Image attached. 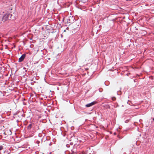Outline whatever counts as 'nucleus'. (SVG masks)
<instances>
[{
    "mask_svg": "<svg viewBox=\"0 0 154 154\" xmlns=\"http://www.w3.org/2000/svg\"><path fill=\"white\" fill-rule=\"evenodd\" d=\"M10 16V14H6L3 17L2 20L4 21H5L8 20H10L11 19L9 18Z\"/></svg>",
    "mask_w": 154,
    "mask_h": 154,
    "instance_id": "obj_1",
    "label": "nucleus"
},
{
    "mask_svg": "<svg viewBox=\"0 0 154 154\" xmlns=\"http://www.w3.org/2000/svg\"><path fill=\"white\" fill-rule=\"evenodd\" d=\"M26 54H23L22 55L21 57L19 59L18 61L19 62H22L25 57Z\"/></svg>",
    "mask_w": 154,
    "mask_h": 154,
    "instance_id": "obj_2",
    "label": "nucleus"
},
{
    "mask_svg": "<svg viewBox=\"0 0 154 154\" xmlns=\"http://www.w3.org/2000/svg\"><path fill=\"white\" fill-rule=\"evenodd\" d=\"M96 103V102L94 101L91 103L85 105L86 107H88L94 105Z\"/></svg>",
    "mask_w": 154,
    "mask_h": 154,
    "instance_id": "obj_3",
    "label": "nucleus"
},
{
    "mask_svg": "<svg viewBox=\"0 0 154 154\" xmlns=\"http://www.w3.org/2000/svg\"><path fill=\"white\" fill-rule=\"evenodd\" d=\"M32 124H29V126H28V129H30L31 128V127H32Z\"/></svg>",
    "mask_w": 154,
    "mask_h": 154,
    "instance_id": "obj_4",
    "label": "nucleus"
},
{
    "mask_svg": "<svg viewBox=\"0 0 154 154\" xmlns=\"http://www.w3.org/2000/svg\"><path fill=\"white\" fill-rule=\"evenodd\" d=\"M3 149V146L1 145L0 146V150H2Z\"/></svg>",
    "mask_w": 154,
    "mask_h": 154,
    "instance_id": "obj_5",
    "label": "nucleus"
},
{
    "mask_svg": "<svg viewBox=\"0 0 154 154\" xmlns=\"http://www.w3.org/2000/svg\"><path fill=\"white\" fill-rule=\"evenodd\" d=\"M116 98L115 97H113L112 98V100H116Z\"/></svg>",
    "mask_w": 154,
    "mask_h": 154,
    "instance_id": "obj_6",
    "label": "nucleus"
},
{
    "mask_svg": "<svg viewBox=\"0 0 154 154\" xmlns=\"http://www.w3.org/2000/svg\"><path fill=\"white\" fill-rule=\"evenodd\" d=\"M153 120H154V118L153 119Z\"/></svg>",
    "mask_w": 154,
    "mask_h": 154,
    "instance_id": "obj_7",
    "label": "nucleus"
},
{
    "mask_svg": "<svg viewBox=\"0 0 154 154\" xmlns=\"http://www.w3.org/2000/svg\"><path fill=\"white\" fill-rule=\"evenodd\" d=\"M109 107H110V106H109Z\"/></svg>",
    "mask_w": 154,
    "mask_h": 154,
    "instance_id": "obj_8",
    "label": "nucleus"
}]
</instances>
